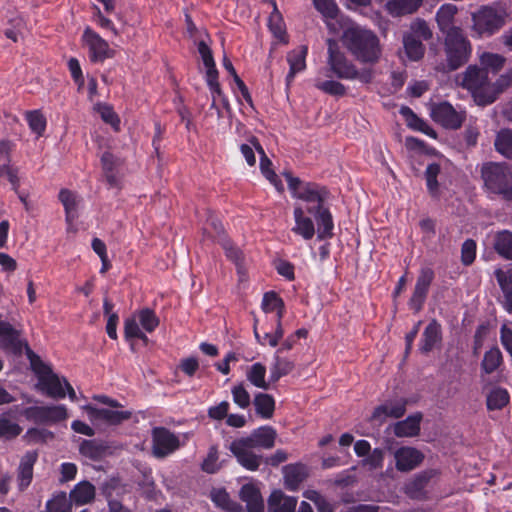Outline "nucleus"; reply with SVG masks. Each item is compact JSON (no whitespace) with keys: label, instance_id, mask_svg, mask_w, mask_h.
<instances>
[{"label":"nucleus","instance_id":"obj_10","mask_svg":"<svg viewBox=\"0 0 512 512\" xmlns=\"http://www.w3.org/2000/svg\"><path fill=\"white\" fill-rule=\"evenodd\" d=\"M82 40L89 50V59L93 63L103 62L115 55V51L109 47L106 40L100 37L90 27L84 30Z\"/></svg>","mask_w":512,"mask_h":512},{"label":"nucleus","instance_id":"obj_42","mask_svg":"<svg viewBox=\"0 0 512 512\" xmlns=\"http://www.w3.org/2000/svg\"><path fill=\"white\" fill-rule=\"evenodd\" d=\"M506 58L500 54L485 52L480 56L481 68L493 74H497L505 65Z\"/></svg>","mask_w":512,"mask_h":512},{"label":"nucleus","instance_id":"obj_57","mask_svg":"<svg viewBox=\"0 0 512 512\" xmlns=\"http://www.w3.org/2000/svg\"><path fill=\"white\" fill-rule=\"evenodd\" d=\"M220 244L222 245L223 249L225 250V254L227 258L232 260L238 267H241V264L243 262V253L242 251L235 247L232 242L227 239L223 238L221 239Z\"/></svg>","mask_w":512,"mask_h":512},{"label":"nucleus","instance_id":"obj_32","mask_svg":"<svg viewBox=\"0 0 512 512\" xmlns=\"http://www.w3.org/2000/svg\"><path fill=\"white\" fill-rule=\"evenodd\" d=\"M403 49L406 57L413 62L423 59L426 47L419 39L412 38V36L402 35Z\"/></svg>","mask_w":512,"mask_h":512},{"label":"nucleus","instance_id":"obj_28","mask_svg":"<svg viewBox=\"0 0 512 512\" xmlns=\"http://www.w3.org/2000/svg\"><path fill=\"white\" fill-rule=\"evenodd\" d=\"M109 446L100 440H83L79 447L82 456L93 461L101 460L108 452Z\"/></svg>","mask_w":512,"mask_h":512},{"label":"nucleus","instance_id":"obj_47","mask_svg":"<svg viewBox=\"0 0 512 512\" xmlns=\"http://www.w3.org/2000/svg\"><path fill=\"white\" fill-rule=\"evenodd\" d=\"M94 110L98 112L102 118V120L110 124L115 131L120 130V119L118 115L114 112L113 107L106 103H96L94 106Z\"/></svg>","mask_w":512,"mask_h":512},{"label":"nucleus","instance_id":"obj_5","mask_svg":"<svg viewBox=\"0 0 512 512\" xmlns=\"http://www.w3.org/2000/svg\"><path fill=\"white\" fill-rule=\"evenodd\" d=\"M484 188L505 201H512V167L507 164L488 162L481 168Z\"/></svg>","mask_w":512,"mask_h":512},{"label":"nucleus","instance_id":"obj_44","mask_svg":"<svg viewBox=\"0 0 512 512\" xmlns=\"http://www.w3.org/2000/svg\"><path fill=\"white\" fill-rule=\"evenodd\" d=\"M495 149L508 159H512V130H500L494 141Z\"/></svg>","mask_w":512,"mask_h":512},{"label":"nucleus","instance_id":"obj_50","mask_svg":"<svg viewBox=\"0 0 512 512\" xmlns=\"http://www.w3.org/2000/svg\"><path fill=\"white\" fill-rule=\"evenodd\" d=\"M138 319L140 325L147 332H153L156 327L159 325V318L156 316L155 312L152 309L144 308L139 311Z\"/></svg>","mask_w":512,"mask_h":512},{"label":"nucleus","instance_id":"obj_62","mask_svg":"<svg viewBox=\"0 0 512 512\" xmlns=\"http://www.w3.org/2000/svg\"><path fill=\"white\" fill-rule=\"evenodd\" d=\"M401 114L406 117L408 126L415 130H423V128L429 129V125L420 119L409 107H402Z\"/></svg>","mask_w":512,"mask_h":512},{"label":"nucleus","instance_id":"obj_40","mask_svg":"<svg viewBox=\"0 0 512 512\" xmlns=\"http://www.w3.org/2000/svg\"><path fill=\"white\" fill-rule=\"evenodd\" d=\"M509 399L510 396L506 389L496 387L487 395V409L490 411L501 410L509 403Z\"/></svg>","mask_w":512,"mask_h":512},{"label":"nucleus","instance_id":"obj_1","mask_svg":"<svg viewBox=\"0 0 512 512\" xmlns=\"http://www.w3.org/2000/svg\"><path fill=\"white\" fill-rule=\"evenodd\" d=\"M344 47L354 58L364 64H376L382 54L380 40L371 30L350 26L341 37Z\"/></svg>","mask_w":512,"mask_h":512},{"label":"nucleus","instance_id":"obj_14","mask_svg":"<svg viewBox=\"0 0 512 512\" xmlns=\"http://www.w3.org/2000/svg\"><path fill=\"white\" fill-rule=\"evenodd\" d=\"M84 409L93 424L104 423L110 426H117L132 417V412L128 410L117 411L107 408H96L91 405H86Z\"/></svg>","mask_w":512,"mask_h":512},{"label":"nucleus","instance_id":"obj_35","mask_svg":"<svg viewBox=\"0 0 512 512\" xmlns=\"http://www.w3.org/2000/svg\"><path fill=\"white\" fill-rule=\"evenodd\" d=\"M269 2L273 6V11L269 17V28L277 39L284 43H287V34L282 14L278 10L275 0H270Z\"/></svg>","mask_w":512,"mask_h":512},{"label":"nucleus","instance_id":"obj_21","mask_svg":"<svg viewBox=\"0 0 512 512\" xmlns=\"http://www.w3.org/2000/svg\"><path fill=\"white\" fill-rule=\"evenodd\" d=\"M37 459L38 452L36 450L27 451L21 458L17 476L20 490H24L30 485L33 478V467Z\"/></svg>","mask_w":512,"mask_h":512},{"label":"nucleus","instance_id":"obj_2","mask_svg":"<svg viewBox=\"0 0 512 512\" xmlns=\"http://www.w3.org/2000/svg\"><path fill=\"white\" fill-rule=\"evenodd\" d=\"M329 196L326 187L320 186L314 182H307L303 189L296 193V197L308 203H316L314 206H308L307 212L314 215L317 223V237L320 240L331 238L333 236V220L330 211L324 207V202Z\"/></svg>","mask_w":512,"mask_h":512},{"label":"nucleus","instance_id":"obj_18","mask_svg":"<svg viewBox=\"0 0 512 512\" xmlns=\"http://www.w3.org/2000/svg\"><path fill=\"white\" fill-rule=\"evenodd\" d=\"M442 343V329L436 319H432L424 329L419 350L422 354H428Z\"/></svg>","mask_w":512,"mask_h":512},{"label":"nucleus","instance_id":"obj_11","mask_svg":"<svg viewBox=\"0 0 512 512\" xmlns=\"http://www.w3.org/2000/svg\"><path fill=\"white\" fill-rule=\"evenodd\" d=\"M435 278V273L430 267L421 268L416 280L413 293L408 305L415 313H419L427 299L429 288Z\"/></svg>","mask_w":512,"mask_h":512},{"label":"nucleus","instance_id":"obj_53","mask_svg":"<svg viewBox=\"0 0 512 512\" xmlns=\"http://www.w3.org/2000/svg\"><path fill=\"white\" fill-rule=\"evenodd\" d=\"M316 87L326 94L332 96H344L346 94V87L342 83L335 80L319 82L316 84Z\"/></svg>","mask_w":512,"mask_h":512},{"label":"nucleus","instance_id":"obj_43","mask_svg":"<svg viewBox=\"0 0 512 512\" xmlns=\"http://www.w3.org/2000/svg\"><path fill=\"white\" fill-rule=\"evenodd\" d=\"M237 458V461L247 470L255 471L259 468L262 456L256 455L250 450H230Z\"/></svg>","mask_w":512,"mask_h":512},{"label":"nucleus","instance_id":"obj_20","mask_svg":"<svg viewBox=\"0 0 512 512\" xmlns=\"http://www.w3.org/2000/svg\"><path fill=\"white\" fill-rule=\"evenodd\" d=\"M239 497L246 503L247 512H264L261 492L254 484H244L239 491Z\"/></svg>","mask_w":512,"mask_h":512},{"label":"nucleus","instance_id":"obj_51","mask_svg":"<svg viewBox=\"0 0 512 512\" xmlns=\"http://www.w3.org/2000/svg\"><path fill=\"white\" fill-rule=\"evenodd\" d=\"M441 171V167L437 163H431L427 166L425 171V178L427 188L432 196H435L438 192L439 183L437 177Z\"/></svg>","mask_w":512,"mask_h":512},{"label":"nucleus","instance_id":"obj_39","mask_svg":"<svg viewBox=\"0 0 512 512\" xmlns=\"http://www.w3.org/2000/svg\"><path fill=\"white\" fill-rule=\"evenodd\" d=\"M118 486V481L111 479L110 481L105 482L101 487V492L105 496L109 505V512H122V500L114 497V492L119 488Z\"/></svg>","mask_w":512,"mask_h":512},{"label":"nucleus","instance_id":"obj_64","mask_svg":"<svg viewBox=\"0 0 512 512\" xmlns=\"http://www.w3.org/2000/svg\"><path fill=\"white\" fill-rule=\"evenodd\" d=\"M495 277L497 282L504 294V297L508 292H512V271L504 272L501 269L495 271Z\"/></svg>","mask_w":512,"mask_h":512},{"label":"nucleus","instance_id":"obj_55","mask_svg":"<svg viewBox=\"0 0 512 512\" xmlns=\"http://www.w3.org/2000/svg\"><path fill=\"white\" fill-rule=\"evenodd\" d=\"M22 428L7 418L0 417V436L12 439L20 435Z\"/></svg>","mask_w":512,"mask_h":512},{"label":"nucleus","instance_id":"obj_48","mask_svg":"<svg viewBox=\"0 0 512 512\" xmlns=\"http://www.w3.org/2000/svg\"><path fill=\"white\" fill-rule=\"evenodd\" d=\"M55 435L53 432L47 429L30 428L24 435V439L29 444L46 443L49 440L54 439Z\"/></svg>","mask_w":512,"mask_h":512},{"label":"nucleus","instance_id":"obj_63","mask_svg":"<svg viewBox=\"0 0 512 512\" xmlns=\"http://www.w3.org/2000/svg\"><path fill=\"white\" fill-rule=\"evenodd\" d=\"M101 164L104 173H111L117 172L118 168L122 165V161L112 153L104 152L101 157Z\"/></svg>","mask_w":512,"mask_h":512},{"label":"nucleus","instance_id":"obj_58","mask_svg":"<svg viewBox=\"0 0 512 512\" xmlns=\"http://www.w3.org/2000/svg\"><path fill=\"white\" fill-rule=\"evenodd\" d=\"M211 497L213 502L217 505V507L226 510L228 512H236L233 507H231V501L229 494L224 489L213 490L211 493Z\"/></svg>","mask_w":512,"mask_h":512},{"label":"nucleus","instance_id":"obj_33","mask_svg":"<svg viewBox=\"0 0 512 512\" xmlns=\"http://www.w3.org/2000/svg\"><path fill=\"white\" fill-rule=\"evenodd\" d=\"M295 368L293 361L281 357L280 353L275 354L274 363L270 368V382L276 383L280 378L290 374Z\"/></svg>","mask_w":512,"mask_h":512},{"label":"nucleus","instance_id":"obj_34","mask_svg":"<svg viewBox=\"0 0 512 512\" xmlns=\"http://www.w3.org/2000/svg\"><path fill=\"white\" fill-rule=\"evenodd\" d=\"M59 200L65 209L66 222L71 226L73 221L78 217V201L76 195L71 190L63 188L59 192Z\"/></svg>","mask_w":512,"mask_h":512},{"label":"nucleus","instance_id":"obj_61","mask_svg":"<svg viewBox=\"0 0 512 512\" xmlns=\"http://www.w3.org/2000/svg\"><path fill=\"white\" fill-rule=\"evenodd\" d=\"M10 28L4 32L5 36L14 42L18 41V36L22 35L25 28V22L21 17H16L10 20Z\"/></svg>","mask_w":512,"mask_h":512},{"label":"nucleus","instance_id":"obj_22","mask_svg":"<svg viewBox=\"0 0 512 512\" xmlns=\"http://www.w3.org/2000/svg\"><path fill=\"white\" fill-rule=\"evenodd\" d=\"M283 474L286 488L294 491L308 477V470L302 463L288 464L283 467Z\"/></svg>","mask_w":512,"mask_h":512},{"label":"nucleus","instance_id":"obj_41","mask_svg":"<svg viewBox=\"0 0 512 512\" xmlns=\"http://www.w3.org/2000/svg\"><path fill=\"white\" fill-rule=\"evenodd\" d=\"M266 367L262 363L253 364L246 373L248 381L257 388L268 390L270 387V380H265Z\"/></svg>","mask_w":512,"mask_h":512},{"label":"nucleus","instance_id":"obj_15","mask_svg":"<svg viewBox=\"0 0 512 512\" xmlns=\"http://www.w3.org/2000/svg\"><path fill=\"white\" fill-rule=\"evenodd\" d=\"M438 475V471L435 469H428L421 471L416 474L405 485V493L411 498L416 500H422L426 497V487L429 482Z\"/></svg>","mask_w":512,"mask_h":512},{"label":"nucleus","instance_id":"obj_9","mask_svg":"<svg viewBox=\"0 0 512 512\" xmlns=\"http://www.w3.org/2000/svg\"><path fill=\"white\" fill-rule=\"evenodd\" d=\"M23 416L37 424H52L65 420L68 417L64 405L54 406H31L23 411Z\"/></svg>","mask_w":512,"mask_h":512},{"label":"nucleus","instance_id":"obj_23","mask_svg":"<svg viewBox=\"0 0 512 512\" xmlns=\"http://www.w3.org/2000/svg\"><path fill=\"white\" fill-rule=\"evenodd\" d=\"M297 498L286 496L281 490H275L268 498V512H296Z\"/></svg>","mask_w":512,"mask_h":512},{"label":"nucleus","instance_id":"obj_54","mask_svg":"<svg viewBox=\"0 0 512 512\" xmlns=\"http://www.w3.org/2000/svg\"><path fill=\"white\" fill-rule=\"evenodd\" d=\"M232 396L234 403L237 404L240 408L245 409L249 407L251 403L250 394L244 387L243 383L235 385L232 388Z\"/></svg>","mask_w":512,"mask_h":512},{"label":"nucleus","instance_id":"obj_13","mask_svg":"<svg viewBox=\"0 0 512 512\" xmlns=\"http://www.w3.org/2000/svg\"><path fill=\"white\" fill-rule=\"evenodd\" d=\"M432 119L447 129H459L466 118L464 111H456L449 102L434 105L431 110Z\"/></svg>","mask_w":512,"mask_h":512},{"label":"nucleus","instance_id":"obj_19","mask_svg":"<svg viewBox=\"0 0 512 512\" xmlns=\"http://www.w3.org/2000/svg\"><path fill=\"white\" fill-rule=\"evenodd\" d=\"M423 454L415 448L402 447L395 453L396 469L406 472L414 469L423 461Z\"/></svg>","mask_w":512,"mask_h":512},{"label":"nucleus","instance_id":"obj_36","mask_svg":"<svg viewBox=\"0 0 512 512\" xmlns=\"http://www.w3.org/2000/svg\"><path fill=\"white\" fill-rule=\"evenodd\" d=\"M403 34L412 36V38L419 39L420 41H429L433 38V31L429 24L422 18H415L409 25L407 31Z\"/></svg>","mask_w":512,"mask_h":512},{"label":"nucleus","instance_id":"obj_29","mask_svg":"<svg viewBox=\"0 0 512 512\" xmlns=\"http://www.w3.org/2000/svg\"><path fill=\"white\" fill-rule=\"evenodd\" d=\"M457 13V7L453 4L442 5L437 14L436 22L439 30L446 35L450 30L458 28L453 25L454 17Z\"/></svg>","mask_w":512,"mask_h":512},{"label":"nucleus","instance_id":"obj_4","mask_svg":"<svg viewBox=\"0 0 512 512\" xmlns=\"http://www.w3.org/2000/svg\"><path fill=\"white\" fill-rule=\"evenodd\" d=\"M455 83L469 91L477 105L493 103L490 80L485 70L477 65H469L455 77Z\"/></svg>","mask_w":512,"mask_h":512},{"label":"nucleus","instance_id":"obj_45","mask_svg":"<svg viewBox=\"0 0 512 512\" xmlns=\"http://www.w3.org/2000/svg\"><path fill=\"white\" fill-rule=\"evenodd\" d=\"M503 362L502 353L497 347H493L487 352H485L481 369L485 374H491L495 372Z\"/></svg>","mask_w":512,"mask_h":512},{"label":"nucleus","instance_id":"obj_12","mask_svg":"<svg viewBox=\"0 0 512 512\" xmlns=\"http://www.w3.org/2000/svg\"><path fill=\"white\" fill-rule=\"evenodd\" d=\"M180 446L179 438L165 427L152 430V452L157 458H164L176 451Z\"/></svg>","mask_w":512,"mask_h":512},{"label":"nucleus","instance_id":"obj_16","mask_svg":"<svg viewBox=\"0 0 512 512\" xmlns=\"http://www.w3.org/2000/svg\"><path fill=\"white\" fill-rule=\"evenodd\" d=\"M21 331L14 328L9 322L0 326V348L13 354H21L23 343Z\"/></svg>","mask_w":512,"mask_h":512},{"label":"nucleus","instance_id":"obj_26","mask_svg":"<svg viewBox=\"0 0 512 512\" xmlns=\"http://www.w3.org/2000/svg\"><path fill=\"white\" fill-rule=\"evenodd\" d=\"M422 414L420 412L408 416L405 420L394 424V434L397 437H414L420 432V422Z\"/></svg>","mask_w":512,"mask_h":512},{"label":"nucleus","instance_id":"obj_17","mask_svg":"<svg viewBox=\"0 0 512 512\" xmlns=\"http://www.w3.org/2000/svg\"><path fill=\"white\" fill-rule=\"evenodd\" d=\"M406 405L407 401L405 399H400L395 403L379 405L374 409L370 421L382 424L388 417L395 419L401 418L406 412Z\"/></svg>","mask_w":512,"mask_h":512},{"label":"nucleus","instance_id":"obj_7","mask_svg":"<svg viewBox=\"0 0 512 512\" xmlns=\"http://www.w3.org/2000/svg\"><path fill=\"white\" fill-rule=\"evenodd\" d=\"M27 349V355L31 360V364L40 374L39 376V389L45 393L48 397L53 399H63L66 397L65 386L63 383V377L60 378L55 374L51 367L45 364L41 359L36 356L33 351L25 343Z\"/></svg>","mask_w":512,"mask_h":512},{"label":"nucleus","instance_id":"obj_31","mask_svg":"<svg viewBox=\"0 0 512 512\" xmlns=\"http://www.w3.org/2000/svg\"><path fill=\"white\" fill-rule=\"evenodd\" d=\"M256 414L263 419H271L275 411V400L267 393H257L253 399Z\"/></svg>","mask_w":512,"mask_h":512},{"label":"nucleus","instance_id":"obj_59","mask_svg":"<svg viewBox=\"0 0 512 512\" xmlns=\"http://www.w3.org/2000/svg\"><path fill=\"white\" fill-rule=\"evenodd\" d=\"M304 496L316 505L318 512H332L329 502L319 492L308 490L304 493Z\"/></svg>","mask_w":512,"mask_h":512},{"label":"nucleus","instance_id":"obj_3","mask_svg":"<svg viewBox=\"0 0 512 512\" xmlns=\"http://www.w3.org/2000/svg\"><path fill=\"white\" fill-rule=\"evenodd\" d=\"M445 61L436 69L442 73L458 70L468 63L472 54V45L461 28H455L444 35Z\"/></svg>","mask_w":512,"mask_h":512},{"label":"nucleus","instance_id":"obj_24","mask_svg":"<svg viewBox=\"0 0 512 512\" xmlns=\"http://www.w3.org/2000/svg\"><path fill=\"white\" fill-rule=\"evenodd\" d=\"M96 495L95 486L87 480L81 481L70 491L69 496L76 506H83L91 503Z\"/></svg>","mask_w":512,"mask_h":512},{"label":"nucleus","instance_id":"obj_60","mask_svg":"<svg viewBox=\"0 0 512 512\" xmlns=\"http://www.w3.org/2000/svg\"><path fill=\"white\" fill-rule=\"evenodd\" d=\"M476 256V243L472 239H467L461 248V261L464 265L468 266L473 263Z\"/></svg>","mask_w":512,"mask_h":512},{"label":"nucleus","instance_id":"obj_8","mask_svg":"<svg viewBox=\"0 0 512 512\" xmlns=\"http://www.w3.org/2000/svg\"><path fill=\"white\" fill-rule=\"evenodd\" d=\"M473 30L479 35H492L505 24L504 16L495 9L483 7L472 16Z\"/></svg>","mask_w":512,"mask_h":512},{"label":"nucleus","instance_id":"obj_25","mask_svg":"<svg viewBox=\"0 0 512 512\" xmlns=\"http://www.w3.org/2000/svg\"><path fill=\"white\" fill-rule=\"evenodd\" d=\"M308 48L305 45H301L298 48L290 51L287 54V61L290 66L289 73L286 77L287 84L293 80L296 73L303 71L306 68V55Z\"/></svg>","mask_w":512,"mask_h":512},{"label":"nucleus","instance_id":"obj_38","mask_svg":"<svg viewBox=\"0 0 512 512\" xmlns=\"http://www.w3.org/2000/svg\"><path fill=\"white\" fill-rule=\"evenodd\" d=\"M252 434L259 448L271 449L274 447L277 433L273 427L262 426L255 429Z\"/></svg>","mask_w":512,"mask_h":512},{"label":"nucleus","instance_id":"obj_37","mask_svg":"<svg viewBox=\"0 0 512 512\" xmlns=\"http://www.w3.org/2000/svg\"><path fill=\"white\" fill-rule=\"evenodd\" d=\"M494 249L504 259L512 260V232H498L494 238Z\"/></svg>","mask_w":512,"mask_h":512},{"label":"nucleus","instance_id":"obj_27","mask_svg":"<svg viewBox=\"0 0 512 512\" xmlns=\"http://www.w3.org/2000/svg\"><path fill=\"white\" fill-rule=\"evenodd\" d=\"M295 227L292 231L298 235H301L305 240H310L315 234L314 223L311 218L305 216L304 209L302 207H296L294 209Z\"/></svg>","mask_w":512,"mask_h":512},{"label":"nucleus","instance_id":"obj_49","mask_svg":"<svg viewBox=\"0 0 512 512\" xmlns=\"http://www.w3.org/2000/svg\"><path fill=\"white\" fill-rule=\"evenodd\" d=\"M30 129L38 136H42L46 129V118L39 110L28 111L26 113Z\"/></svg>","mask_w":512,"mask_h":512},{"label":"nucleus","instance_id":"obj_46","mask_svg":"<svg viewBox=\"0 0 512 512\" xmlns=\"http://www.w3.org/2000/svg\"><path fill=\"white\" fill-rule=\"evenodd\" d=\"M72 505L70 496L65 492H59L47 502V512H70Z\"/></svg>","mask_w":512,"mask_h":512},{"label":"nucleus","instance_id":"obj_6","mask_svg":"<svg viewBox=\"0 0 512 512\" xmlns=\"http://www.w3.org/2000/svg\"><path fill=\"white\" fill-rule=\"evenodd\" d=\"M328 45V64L333 73L341 79L359 80L368 84L373 79V70L364 68L358 70L356 66L347 59L345 54L339 49L337 42L333 39H327Z\"/></svg>","mask_w":512,"mask_h":512},{"label":"nucleus","instance_id":"obj_52","mask_svg":"<svg viewBox=\"0 0 512 512\" xmlns=\"http://www.w3.org/2000/svg\"><path fill=\"white\" fill-rule=\"evenodd\" d=\"M512 85V70L499 76L495 82L490 81V88L492 92L493 102L497 99L499 94Z\"/></svg>","mask_w":512,"mask_h":512},{"label":"nucleus","instance_id":"obj_30","mask_svg":"<svg viewBox=\"0 0 512 512\" xmlns=\"http://www.w3.org/2000/svg\"><path fill=\"white\" fill-rule=\"evenodd\" d=\"M423 0H389L386 9L392 16H403L416 12Z\"/></svg>","mask_w":512,"mask_h":512},{"label":"nucleus","instance_id":"obj_56","mask_svg":"<svg viewBox=\"0 0 512 512\" xmlns=\"http://www.w3.org/2000/svg\"><path fill=\"white\" fill-rule=\"evenodd\" d=\"M315 8L323 14V16L335 19L339 9L334 0H313Z\"/></svg>","mask_w":512,"mask_h":512}]
</instances>
